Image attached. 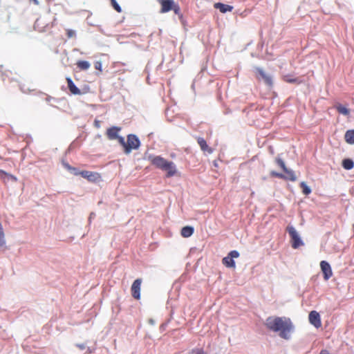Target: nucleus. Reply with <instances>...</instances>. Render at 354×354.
Here are the masks:
<instances>
[{"mask_svg":"<svg viewBox=\"0 0 354 354\" xmlns=\"http://www.w3.org/2000/svg\"><path fill=\"white\" fill-rule=\"evenodd\" d=\"M283 80L288 83H296L299 84L302 82L299 78H293L290 75H286L283 77Z\"/></svg>","mask_w":354,"mask_h":354,"instance_id":"aec40b11","label":"nucleus"},{"mask_svg":"<svg viewBox=\"0 0 354 354\" xmlns=\"http://www.w3.org/2000/svg\"><path fill=\"white\" fill-rule=\"evenodd\" d=\"M299 185L304 194L307 196L311 193V189L306 185L305 182H301Z\"/></svg>","mask_w":354,"mask_h":354,"instance_id":"5701e85b","label":"nucleus"},{"mask_svg":"<svg viewBox=\"0 0 354 354\" xmlns=\"http://www.w3.org/2000/svg\"><path fill=\"white\" fill-rule=\"evenodd\" d=\"M149 160L155 167L165 171L167 178L172 177L177 174L176 166L172 161L167 160L160 156H150Z\"/></svg>","mask_w":354,"mask_h":354,"instance_id":"f03ea898","label":"nucleus"},{"mask_svg":"<svg viewBox=\"0 0 354 354\" xmlns=\"http://www.w3.org/2000/svg\"><path fill=\"white\" fill-rule=\"evenodd\" d=\"M111 5L113 7V8L118 12H122V8L121 7L118 5V3L116 2L115 0H111Z\"/></svg>","mask_w":354,"mask_h":354,"instance_id":"a878e982","label":"nucleus"},{"mask_svg":"<svg viewBox=\"0 0 354 354\" xmlns=\"http://www.w3.org/2000/svg\"><path fill=\"white\" fill-rule=\"evenodd\" d=\"M94 126H95V127H96L97 129L100 128V126H101V122H100V120H95L94 121Z\"/></svg>","mask_w":354,"mask_h":354,"instance_id":"7c9ffc66","label":"nucleus"},{"mask_svg":"<svg viewBox=\"0 0 354 354\" xmlns=\"http://www.w3.org/2000/svg\"><path fill=\"white\" fill-rule=\"evenodd\" d=\"M335 109H337L338 113H341L342 115H348L349 113H350L349 109H347L346 107L342 106L340 104H338L335 105Z\"/></svg>","mask_w":354,"mask_h":354,"instance_id":"4be33fe9","label":"nucleus"},{"mask_svg":"<svg viewBox=\"0 0 354 354\" xmlns=\"http://www.w3.org/2000/svg\"><path fill=\"white\" fill-rule=\"evenodd\" d=\"M94 66L96 70L102 72V63L100 62H95Z\"/></svg>","mask_w":354,"mask_h":354,"instance_id":"c756f323","label":"nucleus"},{"mask_svg":"<svg viewBox=\"0 0 354 354\" xmlns=\"http://www.w3.org/2000/svg\"><path fill=\"white\" fill-rule=\"evenodd\" d=\"M77 68L81 71H86L89 68L91 64L88 62L80 60L76 64Z\"/></svg>","mask_w":354,"mask_h":354,"instance_id":"6ab92c4d","label":"nucleus"},{"mask_svg":"<svg viewBox=\"0 0 354 354\" xmlns=\"http://www.w3.org/2000/svg\"><path fill=\"white\" fill-rule=\"evenodd\" d=\"M320 268L324 274V280H328L333 276V271L330 264L326 261L320 262Z\"/></svg>","mask_w":354,"mask_h":354,"instance_id":"9b49d317","label":"nucleus"},{"mask_svg":"<svg viewBox=\"0 0 354 354\" xmlns=\"http://www.w3.org/2000/svg\"><path fill=\"white\" fill-rule=\"evenodd\" d=\"M310 323L313 325L315 328H319L322 326L321 317L315 310H313L309 313L308 316Z\"/></svg>","mask_w":354,"mask_h":354,"instance_id":"f8f14e48","label":"nucleus"},{"mask_svg":"<svg viewBox=\"0 0 354 354\" xmlns=\"http://www.w3.org/2000/svg\"><path fill=\"white\" fill-rule=\"evenodd\" d=\"M118 142L122 146L123 149H124V146H126L127 142H125L124 138L122 136H118L116 139Z\"/></svg>","mask_w":354,"mask_h":354,"instance_id":"cd10ccee","label":"nucleus"},{"mask_svg":"<svg viewBox=\"0 0 354 354\" xmlns=\"http://www.w3.org/2000/svg\"><path fill=\"white\" fill-rule=\"evenodd\" d=\"M40 22H41V19H37V21H35V27H37L39 26L40 24Z\"/></svg>","mask_w":354,"mask_h":354,"instance_id":"473e14b6","label":"nucleus"},{"mask_svg":"<svg viewBox=\"0 0 354 354\" xmlns=\"http://www.w3.org/2000/svg\"><path fill=\"white\" fill-rule=\"evenodd\" d=\"M239 257V253L236 250H232L229 252L227 257H224L222 259L223 264L227 267L230 268H235L236 263L233 260L234 258H238Z\"/></svg>","mask_w":354,"mask_h":354,"instance_id":"1a4fd4ad","label":"nucleus"},{"mask_svg":"<svg viewBox=\"0 0 354 354\" xmlns=\"http://www.w3.org/2000/svg\"><path fill=\"white\" fill-rule=\"evenodd\" d=\"M66 82L68 84V88L70 92L73 95H81L82 93L80 90L75 85L73 80L70 77H66Z\"/></svg>","mask_w":354,"mask_h":354,"instance_id":"2eb2a0df","label":"nucleus"},{"mask_svg":"<svg viewBox=\"0 0 354 354\" xmlns=\"http://www.w3.org/2000/svg\"><path fill=\"white\" fill-rule=\"evenodd\" d=\"M194 233V228L191 226L183 227L181 230V235L185 238L191 236Z\"/></svg>","mask_w":354,"mask_h":354,"instance_id":"f3484780","label":"nucleus"},{"mask_svg":"<svg viewBox=\"0 0 354 354\" xmlns=\"http://www.w3.org/2000/svg\"><path fill=\"white\" fill-rule=\"evenodd\" d=\"M255 77L258 80L261 79L263 80L264 83L268 86L273 85L272 77L267 74L263 68L259 67H255Z\"/></svg>","mask_w":354,"mask_h":354,"instance_id":"6e6552de","label":"nucleus"},{"mask_svg":"<svg viewBox=\"0 0 354 354\" xmlns=\"http://www.w3.org/2000/svg\"><path fill=\"white\" fill-rule=\"evenodd\" d=\"M121 127L113 126L108 128L106 131V138L109 140H115L118 137L119 133L121 131Z\"/></svg>","mask_w":354,"mask_h":354,"instance_id":"ddd939ff","label":"nucleus"},{"mask_svg":"<svg viewBox=\"0 0 354 354\" xmlns=\"http://www.w3.org/2000/svg\"><path fill=\"white\" fill-rule=\"evenodd\" d=\"M191 354H207L202 348H195L191 352Z\"/></svg>","mask_w":354,"mask_h":354,"instance_id":"c85d7f7f","label":"nucleus"},{"mask_svg":"<svg viewBox=\"0 0 354 354\" xmlns=\"http://www.w3.org/2000/svg\"><path fill=\"white\" fill-rule=\"evenodd\" d=\"M197 142L199 145L201 149L203 152H207L209 154H211L213 153V149L210 147L208 146L207 144V142L203 138L198 137L197 138Z\"/></svg>","mask_w":354,"mask_h":354,"instance_id":"4468645a","label":"nucleus"},{"mask_svg":"<svg viewBox=\"0 0 354 354\" xmlns=\"http://www.w3.org/2000/svg\"><path fill=\"white\" fill-rule=\"evenodd\" d=\"M140 146L139 138L134 134H129L126 146H124V153L129 154L132 150L138 149Z\"/></svg>","mask_w":354,"mask_h":354,"instance_id":"39448f33","label":"nucleus"},{"mask_svg":"<svg viewBox=\"0 0 354 354\" xmlns=\"http://www.w3.org/2000/svg\"><path fill=\"white\" fill-rule=\"evenodd\" d=\"M66 36L68 38H72L76 36V33L73 30L71 29H66Z\"/></svg>","mask_w":354,"mask_h":354,"instance_id":"bb28decb","label":"nucleus"},{"mask_svg":"<svg viewBox=\"0 0 354 354\" xmlns=\"http://www.w3.org/2000/svg\"><path fill=\"white\" fill-rule=\"evenodd\" d=\"M157 1L161 6V13H165L172 10L176 15L182 17L180 8L174 0H157Z\"/></svg>","mask_w":354,"mask_h":354,"instance_id":"20e7f679","label":"nucleus"},{"mask_svg":"<svg viewBox=\"0 0 354 354\" xmlns=\"http://www.w3.org/2000/svg\"><path fill=\"white\" fill-rule=\"evenodd\" d=\"M141 284H142V279H136L131 287V292L132 297L136 299H140V288H141Z\"/></svg>","mask_w":354,"mask_h":354,"instance_id":"9d476101","label":"nucleus"},{"mask_svg":"<svg viewBox=\"0 0 354 354\" xmlns=\"http://www.w3.org/2000/svg\"><path fill=\"white\" fill-rule=\"evenodd\" d=\"M319 354H330V353L327 350L324 349L320 351Z\"/></svg>","mask_w":354,"mask_h":354,"instance_id":"2f4dec72","label":"nucleus"},{"mask_svg":"<svg viewBox=\"0 0 354 354\" xmlns=\"http://www.w3.org/2000/svg\"><path fill=\"white\" fill-rule=\"evenodd\" d=\"M3 176H8L15 181L17 180V178L15 176L10 174L3 170L0 169V178H3Z\"/></svg>","mask_w":354,"mask_h":354,"instance_id":"393cba45","label":"nucleus"},{"mask_svg":"<svg viewBox=\"0 0 354 354\" xmlns=\"http://www.w3.org/2000/svg\"><path fill=\"white\" fill-rule=\"evenodd\" d=\"M275 162L281 168L286 174H283L275 171H270V176L272 177L279 178L283 180H288L292 182L297 180L295 172L286 167L284 161L281 158L277 157L275 158Z\"/></svg>","mask_w":354,"mask_h":354,"instance_id":"7ed1b4c3","label":"nucleus"},{"mask_svg":"<svg viewBox=\"0 0 354 354\" xmlns=\"http://www.w3.org/2000/svg\"><path fill=\"white\" fill-rule=\"evenodd\" d=\"M5 234L1 223H0V246H3L6 244Z\"/></svg>","mask_w":354,"mask_h":354,"instance_id":"b1692460","label":"nucleus"},{"mask_svg":"<svg viewBox=\"0 0 354 354\" xmlns=\"http://www.w3.org/2000/svg\"><path fill=\"white\" fill-rule=\"evenodd\" d=\"M287 231L288 232L289 235L291 238L292 247L294 249H297L299 247L304 245L303 241L301 240L298 233L297 232L294 227L288 226L287 227Z\"/></svg>","mask_w":354,"mask_h":354,"instance_id":"0eeeda50","label":"nucleus"},{"mask_svg":"<svg viewBox=\"0 0 354 354\" xmlns=\"http://www.w3.org/2000/svg\"><path fill=\"white\" fill-rule=\"evenodd\" d=\"M214 8L218 9L221 12L225 13L227 12H231L233 10V6L224 4L222 3H216L214 4Z\"/></svg>","mask_w":354,"mask_h":354,"instance_id":"dca6fc26","label":"nucleus"},{"mask_svg":"<svg viewBox=\"0 0 354 354\" xmlns=\"http://www.w3.org/2000/svg\"><path fill=\"white\" fill-rule=\"evenodd\" d=\"M71 169H73V170L75 171V172H74V174H75V173H79V172H80V171H77L75 168H73H73H71Z\"/></svg>","mask_w":354,"mask_h":354,"instance_id":"72a5a7b5","label":"nucleus"},{"mask_svg":"<svg viewBox=\"0 0 354 354\" xmlns=\"http://www.w3.org/2000/svg\"><path fill=\"white\" fill-rule=\"evenodd\" d=\"M345 140L350 145L354 144V130H348L344 135Z\"/></svg>","mask_w":354,"mask_h":354,"instance_id":"a211bd4d","label":"nucleus"},{"mask_svg":"<svg viewBox=\"0 0 354 354\" xmlns=\"http://www.w3.org/2000/svg\"><path fill=\"white\" fill-rule=\"evenodd\" d=\"M342 167L346 170H350L353 168L354 162L350 158L344 159L342 161Z\"/></svg>","mask_w":354,"mask_h":354,"instance_id":"412c9836","label":"nucleus"},{"mask_svg":"<svg viewBox=\"0 0 354 354\" xmlns=\"http://www.w3.org/2000/svg\"><path fill=\"white\" fill-rule=\"evenodd\" d=\"M75 175L81 176L82 178L88 180L89 182L91 183H98L102 180L101 174L95 171L83 170L79 173H75Z\"/></svg>","mask_w":354,"mask_h":354,"instance_id":"423d86ee","label":"nucleus"},{"mask_svg":"<svg viewBox=\"0 0 354 354\" xmlns=\"http://www.w3.org/2000/svg\"><path fill=\"white\" fill-rule=\"evenodd\" d=\"M266 328L273 332H279V336L285 339L290 338L293 325L290 318L286 317H269L266 319Z\"/></svg>","mask_w":354,"mask_h":354,"instance_id":"f257e3e1","label":"nucleus"}]
</instances>
